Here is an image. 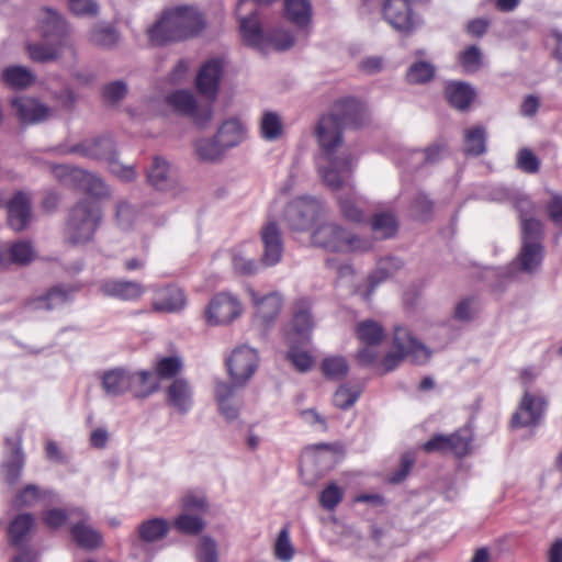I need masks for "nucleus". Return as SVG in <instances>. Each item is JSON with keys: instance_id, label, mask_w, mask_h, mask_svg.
Listing matches in <instances>:
<instances>
[{"instance_id": "obj_42", "label": "nucleus", "mask_w": 562, "mask_h": 562, "mask_svg": "<svg viewBox=\"0 0 562 562\" xmlns=\"http://www.w3.org/2000/svg\"><path fill=\"white\" fill-rule=\"evenodd\" d=\"M356 334L358 339L367 346H378L384 338L383 327L372 319L358 323Z\"/></svg>"}, {"instance_id": "obj_3", "label": "nucleus", "mask_w": 562, "mask_h": 562, "mask_svg": "<svg viewBox=\"0 0 562 562\" xmlns=\"http://www.w3.org/2000/svg\"><path fill=\"white\" fill-rule=\"evenodd\" d=\"M101 206L86 198L80 199L68 212L65 237L74 246L90 243L102 222Z\"/></svg>"}, {"instance_id": "obj_52", "label": "nucleus", "mask_w": 562, "mask_h": 562, "mask_svg": "<svg viewBox=\"0 0 562 562\" xmlns=\"http://www.w3.org/2000/svg\"><path fill=\"white\" fill-rule=\"evenodd\" d=\"M261 136L266 140H277L282 134L281 119L276 112L267 111L263 113L260 123Z\"/></svg>"}, {"instance_id": "obj_25", "label": "nucleus", "mask_w": 562, "mask_h": 562, "mask_svg": "<svg viewBox=\"0 0 562 562\" xmlns=\"http://www.w3.org/2000/svg\"><path fill=\"white\" fill-rule=\"evenodd\" d=\"M251 301L256 306V315L266 327H270L279 316L283 297L279 292H271L265 296H259L254 290L250 292Z\"/></svg>"}, {"instance_id": "obj_41", "label": "nucleus", "mask_w": 562, "mask_h": 562, "mask_svg": "<svg viewBox=\"0 0 562 562\" xmlns=\"http://www.w3.org/2000/svg\"><path fill=\"white\" fill-rule=\"evenodd\" d=\"M27 54L33 61L48 63L56 60L60 55V44L54 41L33 43L26 46Z\"/></svg>"}, {"instance_id": "obj_64", "label": "nucleus", "mask_w": 562, "mask_h": 562, "mask_svg": "<svg viewBox=\"0 0 562 562\" xmlns=\"http://www.w3.org/2000/svg\"><path fill=\"white\" fill-rule=\"evenodd\" d=\"M119 35L112 26H98L92 31L91 41L102 47H112L116 44Z\"/></svg>"}, {"instance_id": "obj_63", "label": "nucleus", "mask_w": 562, "mask_h": 562, "mask_svg": "<svg viewBox=\"0 0 562 562\" xmlns=\"http://www.w3.org/2000/svg\"><path fill=\"white\" fill-rule=\"evenodd\" d=\"M344 498V490L335 482L329 483L319 494V504L326 510H334Z\"/></svg>"}, {"instance_id": "obj_10", "label": "nucleus", "mask_w": 562, "mask_h": 562, "mask_svg": "<svg viewBox=\"0 0 562 562\" xmlns=\"http://www.w3.org/2000/svg\"><path fill=\"white\" fill-rule=\"evenodd\" d=\"M259 357L257 350L249 346H239L226 359V367L232 380L231 385L244 386L258 368Z\"/></svg>"}, {"instance_id": "obj_35", "label": "nucleus", "mask_w": 562, "mask_h": 562, "mask_svg": "<svg viewBox=\"0 0 562 562\" xmlns=\"http://www.w3.org/2000/svg\"><path fill=\"white\" fill-rule=\"evenodd\" d=\"M289 350L286 352V359L296 368L300 372H307L313 367V357L308 351L303 350L301 347L307 345L310 341H299L291 335L285 339Z\"/></svg>"}, {"instance_id": "obj_29", "label": "nucleus", "mask_w": 562, "mask_h": 562, "mask_svg": "<svg viewBox=\"0 0 562 562\" xmlns=\"http://www.w3.org/2000/svg\"><path fill=\"white\" fill-rule=\"evenodd\" d=\"M445 97L448 103L458 111H468L473 103L476 92L474 88L463 81H449L445 86Z\"/></svg>"}, {"instance_id": "obj_57", "label": "nucleus", "mask_w": 562, "mask_h": 562, "mask_svg": "<svg viewBox=\"0 0 562 562\" xmlns=\"http://www.w3.org/2000/svg\"><path fill=\"white\" fill-rule=\"evenodd\" d=\"M295 44L294 35L286 30L276 29L268 32L267 49L272 47L278 52H285Z\"/></svg>"}, {"instance_id": "obj_21", "label": "nucleus", "mask_w": 562, "mask_h": 562, "mask_svg": "<svg viewBox=\"0 0 562 562\" xmlns=\"http://www.w3.org/2000/svg\"><path fill=\"white\" fill-rule=\"evenodd\" d=\"M99 291L109 297L121 301H137L145 293L140 282L124 279H105L99 283Z\"/></svg>"}, {"instance_id": "obj_18", "label": "nucleus", "mask_w": 562, "mask_h": 562, "mask_svg": "<svg viewBox=\"0 0 562 562\" xmlns=\"http://www.w3.org/2000/svg\"><path fill=\"white\" fill-rule=\"evenodd\" d=\"M72 515H77V521L70 527V536L78 547L86 550H94L102 543V535L93 529L88 521L89 515L81 507H74Z\"/></svg>"}, {"instance_id": "obj_55", "label": "nucleus", "mask_w": 562, "mask_h": 562, "mask_svg": "<svg viewBox=\"0 0 562 562\" xmlns=\"http://www.w3.org/2000/svg\"><path fill=\"white\" fill-rule=\"evenodd\" d=\"M434 211V201L424 192H417L409 204V212L413 217L419 221L430 218Z\"/></svg>"}, {"instance_id": "obj_51", "label": "nucleus", "mask_w": 562, "mask_h": 562, "mask_svg": "<svg viewBox=\"0 0 562 562\" xmlns=\"http://www.w3.org/2000/svg\"><path fill=\"white\" fill-rule=\"evenodd\" d=\"M435 71L432 64L425 60H418L408 67L406 79L409 83H427L434 78Z\"/></svg>"}, {"instance_id": "obj_17", "label": "nucleus", "mask_w": 562, "mask_h": 562, "mask_svg": "<svg viewBox=\"0 0 562 562\" xmlns=\"http://www.w3.org/2000/svg\"><path fill=\"white\" fill-rule=\"evenodd\" d=\"M8 225L14 232H23L33 220L32 199L27 192L18 191L7 202Z\"/></svg>"}, {"instance_id": "obj_20", "label": "nucleus", "mask_w": 562, "mask_h": 562, "mask_svg": "<svg viewBox=\"0 0 562 562\" xmlns=\"http://www.w3.org/2000/svg\"><path fill=\"white\" fill-rule=\"evenodd\" d=\"M150 289L155 293L153 308L156 312L177 313L187 304L184 291L173 283Z\"/></svg>"}, {"instance_id": "obj_50", "label": "nucleus", "mask_w": 562, "mask_h": 562, "mask_svg": "<svg viewBox=\"0 0 562 562\" xmlns=\"http://www.w3.org/2000/svg\"><path fill=\"white\" fill-rule=\"evenodd\" d=\"M448 452H452L457 457H464L470 450L472 434L469 428H461L447 436Z\"/></svg>"}, {"instance_id": "obj_31", "label": "nucleus", "mask_w": 562, "mask_h": 562, "mask_svg": "<svg viewBox=\"0 0 562 562\" xmlns=\"http://www.w3.org/2000/svg\"><path fill=\"white\" fill-rule=\"evenodd\" d=\"M543 256L544 250L541 243H522L517 258L519 270L527 273H533L540 268Z\"/></svg>"}, {"instance_id": "obj_61", "label": "nucleus", "mask_w": 562, "mask_h": 562, "mask_svg": "<svg viewBox=\"0 0 562 562\" xmlns=\"http://www.w3.org/2000/svg\"><path fill=\"white\" fill-rule=\"evenodd\" d=\"M361 391L358 389L341 385L337 389L333 396L334 405L342 411H347L352 407L359 400Z\"/></svg>"}, {"instance_id": "obj_30", "label": "nucleus", "mask_w": 562, "mask_h": 562, "mask_svg": "<svg viewBox=\"0 0 562 562\" xmlns=\"http://www.w3.org/2000/svg\"><path fill=\"white\" fill-rule=\"evenodd\" d=\"M35 526V518L31 513L16 515L8 526V538L10 546L21 548L31 538Z\"/></svg>"}, {"instance_id": "obj_16", "label": "nucleus", "mask_w": 562, "mask_h": 562, "mask_svg": "<svg viewBox=\"0 0 562 562\" xmlns=\"http://www.w3.org/2000/svg\"><path fill=\"white\" fill-rule=\"evenodd\" d=\"M223 72L224 64L221 58L215 57L203 63L195 78L198 92L214 101L218 94Z\"/></svg>"}, {"instance_id": "obj_5", "label": "nucleus", "mask_w": 562, "mask_h": 562, "mask_svg": "<svg viewBox=\"0 0 562 562\" xmlns=\"http://www.w3.org/2000/svg\"><path fill=\"white\" fill-rule=\"evenodd\" d=\"M393 346L396 350L390 351L383 358V373L393 371L405 357H411L417 364H424L430 358V350L404 327H395Z\"/></svg>"}, {"instance_id": "obj_40", "label": "nucleus", "mask_w": 562, "mask_h": 562, "mask_svg": "<svg viewBox=\"0 0 562 562\" xmlns=\"http://www.w3.org/2000/svg\"><path fill=\"white\" fill-rule=\"evenodd\" d=\"M147 181L158 191L169 189L172 184L169 177V164L160 157H155L147 172Z\"/></svg>"}, {"instance_id": "obj_37", "label": "nucleus", "mask_w": 562, "mask_h": 562, "mask_svg": "<svg viewBox=\"0 0 562 562\" xmlns=\"http://www.w3.org/2000/svg\"><path fill=\"white\" fill-rule=\"evenodd\" d=\"M235 393V386L226 382H217L215 386V398L221 414L227 420H234L239 415V408L232 403Z\"/></svg>"}, {"instance_id": "obj_28", "label": "nucleus", "mask_w": 562, "mask_h": 562, "mask_svg": "<svg viewBox=\"0 0 562 562\" xmlns=\"http://www.w3.org/2000/svg\"><path fill=\"white\" fill-rule=\"evenodd\" d=\"M192 397V387L183 378H176L166 389V404L181 415H186L191 409L193 404Z\"/></svg>"}, {"instance_id": "obj_23", "label": "nucleus", "mask_w": 562, "mask_h": 562, "mask_svg": "<svg viewBox=\"0 0 562 562\" xmlns=\"http://www.w3.org/2000/svg\"><path fill=\"white\" fill-rule=\"evenodd\" d=\"M5 445L10 449V454L2 463V473L7 484L14 485L21 477L25 456L22 450V439L20 436L15 438H7Z\"/></svg>"}, {"instance_id": "obj_46", "label": "nucleus", "mask_w": 562, "mask_h": 562, "mask_svg": "<svg viewBox=\"0 0 562 562\" xmlns=\"http://www.w3.org/2000/svg\"><path fill=\"white\" fill-rule=\"evenodd\" d=\"M183 368L181 357L173 355L167 357H158L155 363L154 373L159 380L176 378Z\"/></svg>"}, {"instance_id": "obj_53", "label": "nucleus", "mask_w": 562, "mask_h": 562, "mask_svg": "<svg viewBox=\"0 0 562 562\" xmlns=\"http://www.w3.org/2000/svg\"><path fill=\"white\" fill-rule=\"evenodd\" d=\"M446 149V145L443 143H435L429 145L425 149H415L412 151L411 156L414 158V167H423L425 165H430L438 162L441 158L442 151Z\"/></svg>"}, {"instance_id": "obj_8", "label": "nucleus", "mask_w": 562, "mask_h": 562, "mask_svg": "<svg viewBox=\"0 0 562 562\" xmlns=\"http://www.w3.org/2000/svg\"><path fill=\"white\" fill-rule=\"evenodd\" d=\"M250 0H238L236 5V15L239 21V32L243 42L260 52L267 50V35L262 27V9L250 8Z\"/></svg>"}, {"instance_id": "obj_44", "label": "nucleus", "mask_w": 562, "mask_h": 562, "mask_svg": "<svg viewBox=\"0 0 562 562\" xmlns=\"http://www.w3.org/2000/svg\"><path fill=\"white\" fill-rule=\"evenodd\" d=\"M321 370L326 379L340 381L347 376L349 364L342 356L326 357L321 363Z\"/></svg>"}, {"instance_id": "obj_62", "label": "nucleus", "mask_w": 562, "mask_h": 562, "mask_svg": "<svg viewBox=\"0 0 562 562\" xmlns=\"http://www.w3.org/2000/svg\"><path fill=\"white\" fill-rule=\"evenodd\" d=\"M521 239L524 244L541 243L543 237V226L541 221L536 217H528L520 222Z\"/></svg>"}, {"instance_id": "obj_48", "label": "nucleus", "mask_w": 562, "mask_h": 562, "mask_svg": "<svg viewBox=\"0 0 562 562\" xmlns=\"http://www.w3.org/2000/svg\"><path fill=\"white\" fill-rule=\"evenodd\" d=\"M138 216V210L135 205H133L127 200H120L115 205V223L116 225L124 231L131 229Z\"/></svg>"}, {"instance_id": "obj_59", "label": "nucleus", "mask_w": 562, "mask_h": 562, "mask_svg": "<svg viewBox=\"0 0 562 562\" xmlns=\"http://www.w3.org/2000/svg\"><path fill=\"white\" fill-rule=\"evenodd\" d=\"M173 526L181 533L195 536L204 529L205 525L201 517L182 514L175 519Z\"/></svg>"}, {"instance_id": "obj_47", "label": "nucleus", "mask_w": 562, "mask_h": 562, "mask_svg": "<svg viewBox=\"0 0 562 562\" xmlns=\"http://www.w3.org/2000/svg\"><path fill=\"white\" fill-rule=\"evenodd\" d=\"M341 215L350 222L362 223L364 214L360 201L353 194H341L338 196Z\"/></svg>"}, {"instance_id": "obj_4", "label": "nucleus", "mask_w": 562, "mask_h": 562, "mask_svg": "<svg viewBox=\"0 0 562 562\" xmlns=\"http://www.w3.org/2000/svg\"><path fill=\"white\" fill-rule=\"evenodd\" d=\"M311 239L314 246L331 252L364 251L371 247L370 241L334 223L319 225Z\"/></svg>"}, {"instance_id": "obj_49", "label": "nucleus", "mask_w": 562, "mask_h": 562, "mask_svg": "<svg viewBox=\"0 0 562 562\" xmlns=\"http://www.w3.org/2000/svg\"><path fill=\"white\" fill-rule=\"evenodd\" d=\"M167 102L177 112L188 116L196 109V100L193 94L187 90H176L167 97Z\"/></svg>"}, {"instance_id": "obj_45", "label": "nucleus", "mask_w": 562, "mask_h": 562, "mask_svg": "<svg viewBox=\"0 0 562 562\" xmlns=\"http://www.w3.org/2000/svg\"><path fill=\"white\" fill-rule=\"evenodd\" d=\"M3 81L12 88L24 89L34 81V75L25 67L11 66L2 71Z\"/></svg>"}, {"instance_id": "obj_19", "label": "nucleus", "mask_w": 562, "mask_h": 562, "mask_svg": "<svg viewBox=\"0 0 562 562\" xmlns=\"http://www.w3.org/2000/svg\"><path fill=\"white\" fill-rule=\"evenodd\" d=\"M263 251L261 255V265L265 268L278 265L283 255V241L281 231L277 222H268L260 232Z\"/></svg>"}, {"instance_id": "obj_13", "label": "nucleus", "mask_w": 562, "mask_h": 562, "mask_svg": "<svg viewBox=\"0 0 562 562\" xmlns=\"http://www.w3.org/2000/svg\"><path fill=\"white\" fill-rule=\"evenodd\" d=\"M241 313L237 297L221 292L213 296L205 310L206 323L211 326L225 325L233 322Z\"/></svg>"}, {"instance_id": "obj_6", "label": "nucleus", "mask_w": 562, "mask_h": 562, "mask_svg": "<svg viewBox=\"0 0 562 562\" xmlns=\"http://www.w3.org/2000/svg\"><path fill=\"white\" fill-rule=\"evenodd\" d=\"M56 176L64 183L97 200L112 198V190L97 173L79 167L60 165L56 167Z\"/></svg>"}, {"instance_id": "obj_36", "label": "nucleus", "mask_w": 562, "mask_h": 562, "mask_svg": "<svg viewBox=\"0 0 562 562\" xmlns=\"http://www.w3.org/2000/svg\"><path fill=\"white\" fill-rule=\"evenodd\" d=\"M169 531V524L165 518L155 517L143 521L138 528V539L146 543H153L164 539Z\"/></svg>"}, {"instance_id": "obj_2", "label": "nucleus", "mask_w": 562, "mask_h": 562, "mask_svg": "<svg viewBox=\"0 0 562 562\" xmlns=\"http://www.w3.org/2000/svg\"><path fill=\"white\" fill-rule=\"evenodd\" d=\"M206 27L204 15L194 7L178 5L164 10L149 30L156 45L180 42L200 35Z\"/></svg>"}, {"instance_id": "obj_43", "label": "nucleus", "mask_w": 562, "mask_h": 562, "mask_svg": "<svg viewBox=\"0 0 562 562\" xmlns=\"http://www.w3.org/2000/svg\"><path fill=\"white\" fill-rule=\"evenodd\" d=\"M198 158L201 161L213 162L222 157L225 148L218 142L216 136L211 138H200L194 143Z\"/></svg>"}, {"instance_id": "obj_15", "label": "nucleus", "mask_w": 562, "mask_h": 562, "mask_svg": "<svg viewBox=\"0 0 562 562\" xmlns=\"http://www.w3.org/2000/svg\"><path fill=\"white\" fill-rule=\"evenodd\" d=\"M548 402L543 396L526 391L519 403V409L513 414L510 424L515 428L537 426L546 413Z\"/></svg>"}, {"instance_id": "obj_26", "label": "nucleus", "mask_w": 562, "mask_h": 562, "mask_svg": "<svg viewBox=\"0 0 562 562\" xmlns=\"http://www.w3.org/2000/svg\"><path fill=\"white\" fill-rule=\"evenodd\" d=\"M78 291L79 288L77 286L58 284L52 286L44 295L31 301L30 306L35 311H53L70 302Z\"/></svg>"}, {"instance_id": "obj_11", "label": "nucleus", "mask_w": 562, "mask_h": 562, "mask_svg": "<svg viewBox=\"0 0 562 562\" xmlns=\"http://www.w3.org/2000/svg\"><path fill=\"white\" fill-rule=\"evenodd\" d=\"M321 212V203L311 196H300L291 201L284 210V220L293 231H307Z\"/></svg>"}, {"instance_id": "obj_54", "label": "nucleus", "mask_w": 562, "mask_h": 562, "mask_svg": "<svg viewBox=\"0 0 562 562\" xmlns=\"http://www.w3.org/2000/svg\"><path fill=\"white\" fill-rule=\"evenodd\" d=\"M196 562H220L217 542L210 536H202L195 548Z\"/></svg>"}, {"instance_id": "obj_56", "label": "nucleus", "mask_w": 562, "mask_h": 562, "mask_svg": "<svg viewBox=\"0 0 562 562\" xmlns=\"http://www.w3.org/2000/svg\"><path fill=\"white\" fill-rule=\"evenodd\" d=\"M42 498L43 495L40 487L35 484H27L12 498L11 506L14 509L31 507Z\"/></svg>"}, {"instance_id": "obj_34", "label": "nucleus", "mask_w": 562, "mask_h": 562, "mask_svg": "<svg viewBox=\"0 0 562 562\" xmlns=\"http://www.w3.org/2000/svg\"><path fill=\"white\" fill-rule=\"evenodd\" d=\"M133 393L136 398H146L159 390V380L153 371L140 370L132 371Z\"/></svg>"}, {"instance_id": "obj_7", "label": "nucleus", "mask_w": 562, "mask_h": 562, "mask_svg": "<svg viewBox=\"0 0 562 562\" xmlns=\"http://www.w3.org/2000/svg\"><path fill=\"white\" fill-rule=\"evenodd\" d=\"M426 2L428 0H384L383 18L394 30L409 35L423 23L416 5Z\"/></svg>"}, {"instance_id": "obj_58", "label": "nucleus", "mask_w": 562, "mask_h": 562, "mask_svg": "<svg viewBox=\"0 0 562 562\" xmlns=\"http://www.w3.org/2000/svg\"><path fill=\"white\" fill-rule=\"evenodd\" d=\"M373 232L381 233L383 238H390L397 232V222L392 214L379 213L371 221Z\"/></svg>"}, {"instance_id": "obj_32", "label": "nucleus", "mask_w": 562, "mask_h": 562, "mask_svg": "<svg viewBox=\"0 0 562 562\" xmlns=\"http://www.w3.org/2000/svg\"><path fill=\"white\" fill-rule=\"evenodd\" d=\"M41 34L46 41L61 44L67 34L65 20L56 11L46 9V18L41 24Z\"/></svg>"}, {"instance_id": "obj_14", "label": "nucleus", "mask_w": 562, "mask_h": 562, "mask_svg": "<svg viewBox=\"0 0 562 562\" xmlns=\"http://www.w3.org/2000/svg\"><path fill=\"white\" fill-rule=\"evenodd\" d=\"M312 307L313 302L310 297L303 296L293 302L292 319L290 327L285 330V339L291 335L294 339H299V341H310L314 327Z\"/></svg>"}, {"instance_id": "obj_9", "label": "nucleus", "mask_w": 562, "mask_h": 562, "mask_svg": "<svg viewBox=\"0 0 562 562\" xmlns=\"http://www.w3.org/2000/svg\"><path fill=\"white\" fill-rule=\"evenodd\" d=\"M58 150L63 155H78L90 160L106 162V165L119 155L116 142L110 133L85 138L71 146H59Z\"/></svg>"}, {"instance_id": "obj_27", "label": "nucleus", "mask_w": 562, "mask_h": 562, "mask_svg": "<svg viewBox=\"0 0 562 562\" xmlns=\"http://www.w3.org/2000/svg\"><path fill=\"white\" fill-rule=\"evenodd\" d=\"M402 266V260L396 257H386L381 259L376 269L368 276L366 290L361 291L360 288L358 289L362 299L366 302H369L375 289L391 278Z\"/></svg>"}, {"instance_id": "obj_12", "label": "nucleus", "mask_w": 562, "mask_h": 562, "mask_svg": "<svg viewBox=\"0 0 562 562\" xmlns=\"http://www.w3.org/2000/svg\"><path fill=\"white\" fill-rule=\"evenodd\" d=\"M322 150L328 165L318 168L319 175L328 188L338 191L347 182V177L351 172L352 156L346 153L336 156V149L330 153L325 149Z\"/></svg>"}, {"instance_id": "obj_38", "label": "nucleus", "mask_w": 562, "mask_h": 562, "mask_svg": "<svg viewBox=\"0 0 562 562\" xmlns=\"http://www.w3.org/2000/svg\"><path fill=\"white\" fill-rule=\"evenodd\" d=\"M487 133L486 130L476 125L470 127L464 133V148L465 156L479 157L486 151Z\"/></svg>"}, {"instance_id": "obj_1", "label": "nucleus", "mask_w": 562, "mask_h": 562, "mask_svg": "<svg viewBox=\"0 0 562 562\" xmlns=\"http://www.w3.org/2000/svg\"><path fill=\"white\" fill-rule=\"evenodd\" d=\"M366 106L355 97H344L335 101L331 112L319 117L315 135L322 149L330 153L342 144L346 127L359 128L366 122Z\"/></svg>"}, {"instance_id": "obj_24", "label": "nucleus", "mask_w": 562, "mask_h": 562, "mask_svg": "<svg viewBox=\"0 0 562 562\" xmlns=\"http://www.w3.org/2000/svg\"><path fill=\"white\" fill-rule=\"evenodd\" d=\"M100 380L101 386L108 396H121L133 389L132 371L123 367L105 370Z\"/></svg>"}, {"instance_id": "obj_22", "label": "nucleus", "mask_w": 562, "mask_h": 562, "mask_svg": "<svg viewBox=\"0 0 562 562\" xmlns=\"http://www.w3.org/2000/svg\"><path fill=\"white\" fill-rule=\"evenodd\" d=\"M11 106L22 125H33L46 121L49 117L50 110L40 101L16 97L11 100Z\"/></svg>"}, {"instance_id": "obj_60", "label": "nucleus", "mask_w": 562, "mask_h": 562, "mask_svg": "<svg viewBox=\"0 0 562 562\" xmlns=\"http://www.w3.org/2000/svg\"><path fill=\"white\" fill-rule=\"evenodd\" d=\"M12 265L27 266L33 261L34 249L30 241L19 240L10 245Z\"/></svg>"}, {"instance_id": "obj_33", "label": "nucleus", "mask_w": 562, "mask_h": 562, "mask_svg": "<svg viewBox=\"0 0 562 562\" xmlns=\"http://www.w3.org/2000/svg\"><path fill=\"white\" fill-rule=\"evenodd\" d=\"M284 16L299 27L311 23L312 4L308 0H284Z\"/></svg>"}, {"instance_id": "obj_39", "label": "nucleus", "mask_w": 562, "mask_h": 562, "mask_svg": "<svg viewBox=\"0 0 562 562\" xmlns=\"http://www.w3.org/2000/svg\"><path fill=\"white\" fill-rule=\"evenodd\" d=\"M244 132V126L239 120L229 119L218 127L215 136L226 150L240 144Z\"/></svg>"}]
</instances>
